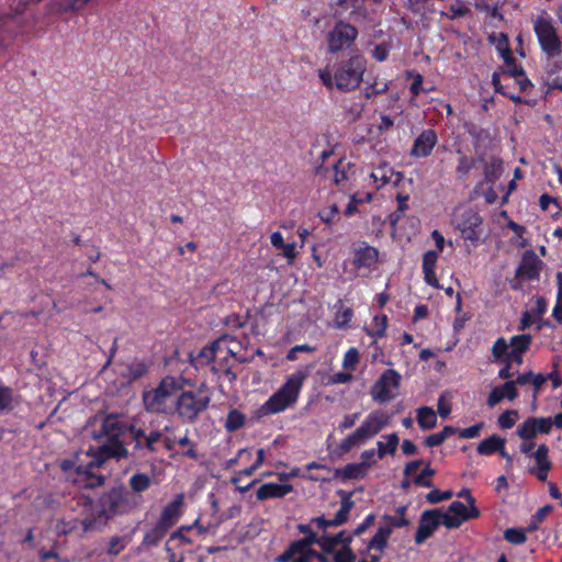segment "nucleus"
Returning a JSON list of instances; mask_svg holds the SVG:
<instances>
[{"label":"nucleus","mask_w":562,"mask_h":562,"mask_svg":"<svg viewBox=\"0 0 562 562\" xmlns=\"http://www.w3.org/2000/svg\"><path fill=\"white\" fill-rule=\"evenodd\" d=\"M389 424V416L383 412H373L363 424L355 430L360 441H364L379 434Z\"/></svg>","instance_id":"obj_18"},{"label":"nucleus","mask_w":562,"mask_h":562,"mask_svg":"<svg viewBox=\"0 0 562 562\" xmlns=\"http://www.w3.org/2000/svg\"><path fill=\"white\" fill-rule=\"evenodd\" d=\"M370 463L362 461L361 463H349L342 470L344 479H360L366 474Z\"/></svg>","instance_id":"obj_31"},{"label":"nucleus","mask_w":562,"mask_h":562,"mask_svg":"<svg viewBox=\"0 0 562 562\" xmlns=\"http://www.w3.org/2000/svg\"><path fill=\"white\" fill-rule=\"evenodd\" d=\"M503 172V164L498 158H491L485 167V178L490 182L497 180Z\"/></svg>","instance_id":"obj_34"},{"label":"nucleus","mask_w":562,"mask_h":562,"mask_svg":"<svg viewBox=\"0 0 562 562\" xmlns=\"http://www.w3.org/2000/svg\"><path fill=\"white\" fill-rule=\"evenodd\" d=\"M517 416V411H506L498 417V425L503 429H509L515 425Z\"/></svg>","instance_id":"obj_46"},{"label":"nucleus","mask_w":562,"mask_h":562,"mask_svg":"<svg viewBox=\"0 0 562 562\" xmlns=\"http://www.w3.org/2000/svg\"><path fill=\"white\" fill-rule=\"evenodd\" d=\"M437 143V135L434 130H425L414 142L411 149L413 157H427Z\"/></svg>","instance_id":"obj_20"},{"label":"nucleus","mask_w":562,"mask_h":562,"mask_svg":"<svg viewBox=\"0 0 562 562\" xmlns=\"http://www.w3.org/2000/svg\"><path fill=\"white\" fill-rule=\"evenodd\" d=\"M552 429L551 417H528L516 430L520 439H535L538 434H549Z\"/></svg>","instance_id":"obj_17"},{"label":"nucleus","mask_w":562,"mask_h":562,"mask_svg":"<svg viewBox=\"0 0 562 562\" xmlns=\"http://www.w3.org/2000/svg\"><path fill=\"white\" fill-rule=\"evenodd\" d=\"M341 497L340 509L337 512L333 519H326L324 516L316 517L312 521L316 524L319 529H326L327 527H338L346 524L349 519V514L355 502L351 499L352 493L346 491H338Z\"/></svg>","instance_id":"obj_16"},{"label":"nucleus","mask_w":562,"mask_h":562,"mask_svg":"<svg viewBox=\"0 0 562 562\" xmlns=\"http://www.w3.org/2000/svg\"><path fill=\"white\" fill-rule=\"evenodd\" d=\"M128 370H130L128 376L132 380H136V379L143 376L147 371L146 366L143 363H136V364L130 367Z\"/></svg>","instance_id":"obj_61"},{"label":"nucleus","mask_w":562,"mask_h":562,"mask_svg":"<svg viewBox=\"0 0 562 562\" xmlns=\"http://www.w3.org/2000/svg\"><path fill=\"white\" fill-rule=\"evenodd\" d=\"M100 0H50L45 5V15L76 14L87 7H95Z\"/></svg>","instance_id":"obj_14"},{"label":"nucleus","mask_w":562,"mask_h":562,"mask_svg":"<svg viewBox=\"0 0 562 562\" xmlns=\"http://www.w3.org/2000/svg\"><path fill=\"white\" fill-rule=\"evenodd\" d=\"M382 519L386 524L385 527H390L392 530L393 528H403L411 525L409 519L406 517H398L397 515H384Z\"/></svg>","instance_id":"obj_42"},{"label":"nucleus","mask_w":562,"mask_h":562,"mask_svg":"<svg viewBox=\"0 0 562 562\" xmlns=\"http://www.w3.org/2000/svg\"><path fill=\"white\" fill-rule=\"evenodd\" d=\"M323 535L318 537L314 531L306 535L304 538L293 541L289 548L280 554L277 562H312L313 554L316 550L312 549L313 544H318L322 548Z\"/></svg>","instance_id":"obj_6"},{"label":"nucleus","mask_w":562,"mask_h":562,"mask_svg":"<svg viewBox=\"0 0 562 562\" xmlns=\"http://www.w3.org/2000/svg\"><path fill=\"white\" fill-rule=\"evenodd\" d=\"M526 530L508 528L504 531V539L513 544H521L526 541Z\"/></svg>","instance_id":"obj_40"},{"label":"nucleus","mask_w":562,"mask_h":562,"mask_svg":"<svg viewBox=\"0 0 562 562\" xmlns=\"http://www.w3.org/2000/svg\"><path fill=\"white\" fill-rule=\"evenodd\" d=\"M130 434L135 443L134 449L140 451L143 456L156 453L158 445L162 440V432L160 430H147L134 425H131Z\"/></svg>","instance_id":"obj_11"},{"label":"nucleus","mask_w":562,"mask_h":562,"mask_svg":"<svg viewBox=\"0 0 562 562\" xmlns=\"http://www.w3.org/2000/svg\"><path fill=\"white\" fill-rule=\"evenodd\" d=\"M435 470L429 467V463H427L426 468L422 471V473H419L413 479V483L415 485L424 487H431L432 481L430 477L435 475Z\"/></svg>","instance_id":"obj_39"},{"label":"nucleus","mask_w":562,"mask_h":562,"mask_svg":"<svg viewBox=\"0 0 562 562\" xmlns=\"http://www.w3.org/2000/svg\"><path fill=\"white\" fill-rule=\"evenodd\" d=\"M482 427H483V423H479V424L473 425V426H471L469 428L460 430L459 436L461 438H475V437L479 436L480 430L482 429Z\"/></svg>","instance_id":"obj_59"},{"label":"nucleus","mask_w":562,"mask_h":562,"mask_svg":"<svg viewBox=\"0 0 562 562\" xmlns=\"http://www.w3.org/2000/svg\"><path fill=\"white\" fill-rule=\"evenodd\" d=\"M480 510L476 506L467 507L463 503L454 501L448 509L442 513L443 526L448 529L458 528L463 521L469 519L477 518Z\"/></svg>","instance_id":"obj_13"},{"label":"nucleus","mask_w":562,"mask_h":562,"mask_svg":"<svg viewBox=\"0 0 562 562\" xmlns=\"http://www.w3.org/2000/svg\"><path fill=\"white\" fill-rule=\"evenodd\" d=\"M98 510L86 517L81 525L85 532L95 530L106 525L112 517L128 512L135 507L131 502V494L122 485L112 487L101 495L98 501Z\"/></svg>","instance_id":"obj_2"},{"label":"nucleus","mask_w":562,"mask_h":562,"mask_svg":"<svg viewBox=\"0 0 562 562\" xmlns=\"http://www.w3.org/2000/svg\"><path fill=\"white\" fill-rule=\"evenodd\" d=\"M505 445V439L497 435H493L481 441L476 448L477 452L483 456L492 454L499 451Z\"/></svg>","instance_id":"obj_27"},{"label":"nucleus","mask_w":562,"mask_h":562,"mask_svg":"<svg viewBox=\"0 0 562 562\" xmlns=\"http://www.w3.org/2000/svg\"><path fill=\"white\" fill-rule=\"evenodd\" d=\"M482 223V218L474 211H468L462 215V222L459 223V227L462 231L464 238L470 240H476L477 236L474 232V227Z\"/></svg>","instance_id":"obj_24"},{"label":"nucleus","mask_w":562,"mask_h":562,"mask_svg":"<svg viewBox=\"0 0 562 562\" xmlns=\"http://www.w3.org/2000/svg\"><path fill=\"white\" fill-rule=\"evenodd\" d=\"M542 261L533 250H526L516 270V279L536 280L539 278Z\"/></svg>","instance_id":"obj_19"},{"label":"nucleus","mask_w":562,"mask_h":562,"mask_svg":"<svg viewBox=\"0 0 562 562\" xmlns=\"http://www.w3.org/2000/svg\"><path fill=\"white\" fill-rule=\"evenodd\" d=\"M440 525H443L442 512L440 509L425 510L419 518L414 537L415 542L417 544L425 542Z\"/></svg>","instance_id":"obj_15"},{"label":"nucleus","mask_w":562,"mask_h":562,"mask_svg":"<svg viewBox=\"0 0 562 562\" xmlns=\"http://www.w3.org/2000/svg\"><path fill=\"white\" fill-rule=\"evenodd\" d=\"M501 387L503 392H505V397L509 401H514L518 396L516 382H514V380L506 381Z\"/></svg>","instance_id":"obj_55"},{"label":"nucleus","mask_w":562,"mask_h":562,"mask_svg":"<svg viewBox=\"0 0 562 562\" xmlns=\"http://www.w3.org/2000/svg\"><path fill=\"white\" fill-rule=\"evenodd\" d=\"M437 258H438V255L435 250H428L427 252H425L424 258H423L424 272L428 271V270H434V268L436 266Z\"/></svg>","instance_id":"obj_51"},{"label":"nucleus","mask_w":562,"mask_h":562,"mask_svg":"<svg viewBox=\"0 0 562 562\" xmlns=\"http://www.w3.org/2000/svg\"><path fill=\"white\" fill-rule=\"evenodd\" d=\"M508 344L504 338H498L492 348V353L495 359L507 356Z\"/></svg>","instance_id":"obj_50"},{"label":"nucleus","mask_w":562,"mask_h":562,"mask_svg":"<svg viewBox=\"0 0 562 562\" xmlns=\"http://www.w3.org/2000/svg\"><path fill=\"white\" fill-rule=\"evenodd\" d=\"M535 32L542 50L549 58L557 57L562 52V41L560 40L552 23L543 18L535 21Z\"/></svg>","instance_id":"obj_8"},{"label":"nucleus","mask_w":562,"mask_h":562,"mask_svg":"<svg viewBox=\"0 0 562 562\" xmlns=\"http://www.w3.org/2000/svg\"><path fill=\"white\" fill-rule=\"evenodd\" d=\"M356 554L352 552L350 546H344L334 555V562H355Z\"/></svg>","instance_id":"obj_48"},{"label":"nucleus","mask_w":562,"mask_h":562,"mask_svg":"<svg viewBox=\"0 0 562 562\" xmlns=\"http://www.w3.org/2000/svg\"><path fill=\"white\" fill-rule=\"evenodd\" d=\"M183 503V496L181 494L177 495L176 498L169 503L161 513L160 522L168 529H170L177 521L180 515V507Z\"/></svg>","instance_id":"obj_23"},{"label":"nucleus","mask_w":562,"mask_h":562,"mask_svg":"<svg viewBox=\"0 0 562 562\" xmlns=\"http://www.w3.org/2000/svg\"><path fill=\"white\" fill-rule=\"evenodd\" d=\"M210 404V397L201 393L186 391L177 400V413L183 419L193 422Z\"/></svg>","instance_id":"obj_9"},{"label":"nucleus","mask_w":562,"mask_h":562,"mask_svg":"<svg viewBox=\"0 0 562 562\" xmlns=\"http://www.w3.org/2000/svg\"><path fill=\"white\" fill-rule=\"evenodd\" d=\"M472 167H473V160L469 159L464 155H461V157L459 159V165L457 167V172L463 177V176L468 175V172L472 169Z\"/></svg>","instance_id":"obj_54"},{"label":"nucleus","mask_w":562,"mask_h":562,"mask_svg":"<svg viewBox=\"0 0 562 562\" xmlns=\"http://www.w3.org/2000/svg\"><path fill=\"white\" fill-rule=\"evenodd\" d=\"M364 0H337V5L344 10L351 9L353 12H358Z\"/></svg>","instance_id":"obj_53"},{"label":"nucleus","mask_w":562,"mask_h":562,"mask_svg":"<svg viewBox=\"0 0 562 562\" xmlns=\"http://www.w3.org/2000/svg\"><path fill=\"white\" fill-rule=\"evenodd\" d=\"M358 36V30L342 21L335 24L331 31L327 34V44L329 53H338L351 48Z\"/></svg>","instance_id":"obj_10"},{"label":"nucleus","mask_w":562,"mask_h":562,"mask_svg":"<svg viewBox=\"0 0 562 562\" xmlns=\"http://www.w3.org/2000/svg\"><path fill=\"white\" fill-rule=\"evenodd\" d=\"M374 323H375V333L373 335H376L380 337L383 336L386 330V327H387V317L385 315H382L381 317L375 316Z\"/></svg>","instance_id":"obj_60"},{"label":"nucleus","mask_w":562,"mask_h":562,"mask_svg":"<svg viewBox=\"0 0 562 562\" xmlns=\"http://www.w3.org/2000/svg\"><path fill=\"white\" fill-rule=\"evenodd\" d=\"M503 57L507 66V72L512 77L524 76V69L516 64V59L512 56V52L508 48L504 50Z\"/></svg>","instance_id":"obj_38"},{"label":"nucleus","mask_w":562,"mask_h":562,"mask_svg":"<svg viewBox=\"0 0 562 562\" xmlns=\"http://www.w3.org/2000/svg\"><path fill=\"white\" fill-rule=\"evenodd\" d=\"M124 549L123 539L121 537H113L110 540V546L108 549V553L111 555H117Z\"/></svg>","instance_id":"obj_57"},{"label":"nucleus","mask_w":562,"mask_h":562,"mask_svg":"<svg viewBox=\"0 0 562 562\" xmlns=\"http://www.w3.org/2000/svg\"><path fill=\"white\" fill-rule=\"evenodd\" d=\"M546 382H547V376H544V374H541V373L535 374V376L531 381V384L533 385V394H532L533 403H536L537 395Z\"/></svg>","instance_id":"obj_56"},{"label":"nucleus","mask_w":562,"mask_h":562,"mask_svg":"<svg viewBox=\"0 0 562 562\" xmlns=\"http://www.w3.org/2000/svg\"><path fill=\"white\" fill-rule=\"evenodd\" d=\"M378 250L374 247L364 246L357 250L353 263L357 267H370L376 261Z\"/></svg>","instance_id":"obj_26"},{"label":"nucleus","mask_w":562,"mask_h":562,"mask_svg":"<svg viewBox=\"0 0 562 562\" xmlns=\"http://www.w3.org/2000/svg\"><path fill=\"white\" fill-rule=\"evenodd\" d=\"M87 456L90 457V460L86 464H79L76 470L78 474L85 475V477H86L85 487L93 488V487L103 485L104 476L93 473L94 469L101 468L102 465H92L91 449L88 450Z\"/></svg>","instance_id":"obj_21"},{"label":"nucleus","mask_w":562,"mask_h":562,"mask_svg":"<svg viewBox=\"0 0 562 562\" xmlns=\"http://www.w3.org/2000/svg\"><path fill=\"white\" fill-rule=\"evenodd\" d=\"M150 485V477L145 473L134 474L130 479V487L136 493L146 491Z\"/></svg>","instance_id":"obj_35"},{"label":"nucleus","mask_w":562,"mask_h":562,"mask_svg":"<svg viewBox=\"0 0 562 562\" xmlns=\"http://www.w3.org/2000/svg\"><path fill=\"white\" fill-rule=\"evenodd\" d=\"M531 457L536 461V468L552 467V463L549 459V448L544 443L539 445Z\"/></svg>","instance_id":"obj_36"},{"label":"nucleus","mask_w":562,"mask_h":562,"mask_svg":"<svg viewBox=\"0 0 562 562\" xmlns=\"http://www.w3.org/2000/svg\"><path fill=\"white\" fill-rule=\"evenodd\" d=\"M30 4L29 0H20L10 13L0 14V50L10 46L16 37L14 26L23 27V22L19 18Z\"/></svg>","instance_id":"obj_7"},{"label":"nucleus","mask_w":562,"mask_h":562,"mask_svg":"<svg viewBox=\"0 0 562 562\" xmlns=\"http://www.w3.org/2000/svg\"><path fill=\"white\" fill-rule=\"evenodd\" d=\"M453 493L450 490L441 492L440 490L435 488L426 495V499L430 504H437L442 501L450 499Z\"/></svg>","instance_id":"obj_43"},{"label":"nucleus","mask_w":562,"mask_h":562,"mask_svg":"<svg viewBox=\"0 0 562 562\" xmlns=\"http://www.w3.org/2000/svg\"><path fill=\"white\" fill-rule=\"evenodd\" d=\"M352 315H353V312L351 308L341 307L336 314L335 322H336L337 327L342 328V327L347 326V324L351 321Z\"/></svg>","instance_id":"obj_49"},{"label":"nucleus","mask_w":562,"mask_h":562,"mask_svg":"<svg viewBox=\"0 0 562 562\" xmlns=\"http://www.w3.org/2000/svg\"><path fill=\"white\" fill-rule=\"evenodd\" d=\"M401 375L393 369L385 370L371 389V396L380 403L395 397L394 390L400 387Z\"/></svg>","instance_id":"obj_12"},{"label":"nucleus","mask_w":562,"mask_h":562,"mask_svg":"<svg viewBox=\"0 0 562 562\" xmlns=\"http://www.w3.org/2000/svg\"><path fill=\"white\" fill-rule=\"evenodd\" d=\"M359 351L356 348H351L346 352L342 366L345 369L353 371L359 363Z\"/></svg>","instance_id":"obj_44"},{"label":"nucleus","mask_w":562,"mask_h":562,"mask_svg":"<svg viewBox=\"0 0 562 562\" xmlns=\"http://www.w3.org/2000/svg\"><path fill=\"white\" fill-rule=\"evenodd\" d=\"M292 491L293 486L291 484L267 483L257 490L256 496L259 501H265L268 498H280Z\"/></svg>","instance_id":"obj_22"},{"label":"nucleus","mask_w":562,"mask_h":562,"mask_svg":"<svg viewBox=\"0 0 562 562\" xmlns=\"http://www.w3.org/2000/svg\"><path fill=\"white\" fill-rule=\"evenodd\" d=\"M352 541V535L347 533L345 530L338 532L335 536H329L326 532L323 533L322 550L328 553L334 552V549L338 544L350 546Z\"/></svg>","instance_id":"obj_25"},{"label":"nucleus","mask_w":562,"mask_h":562,"mask_svg":"<svg viewBox=\"0 0 562 562\" xmlns=\"http://www.w3.org/2000/svg\"><path fill=\"white\" fill-rule=\"evenodd\" d=\"M331 169L334 171L333 181L339 186L349 178L351 164L349 161H345L344 159H338L331 165Z\"/></svg>","instance_id":"obj_30"},{"label":"nucleus","mask_w":562,"mask_h":562,"mask_svg":"<svg viewBox=\"0 0 562 562\" xmlns=\"http://www.w3.org/2000/svg\"><path fill=\"white\" fill-rule=\"evenodd\" d=\"M220 341H214L210 347L203 348L200 352V356L205 358L209 361L214 360L215 358V350L218 347Z\"/></svg>","instance_id":"obj_63"},{"label":"nucleus","mask_w":562,"mask_h":562,"mask_svg":"<svg viewBox=\"0 0 562 562\" xmlns=\"http://www.w3.org/2000/svg\"><path fill=\"white\" fill-rule=\"evenodd\" d=\"M366 64L361 55H353L341 61L334 72L335 87L342 92L358 88L367 68Z\"/></svg>","instance_id":"obj_4"},{"label":"nucleus","mask_w":562,"mask_h":562,"mask_svg":"<svg viewBox=\"0 0 562 562\" xmlns=\"http://www.w3.org/2000/svg\"><path fill=\"white\" fill-rule=\"evenodd\" d=\"M361 441L360 439L358 438V436L356 435V432L353 431L351 435H349L347 438H345L339 448L342 452H348L350 451L355 446L359 445Z\"/></svg>","instance_id":"obj_52"},{"label":"nucleus","mask_w":562,"mask_h":562,"mask_svg":"<svg viewBox=\"0 0 562 562\" xmlns=\"http://www.w3.org/2000/svg\"><path fill=\"white\" fill-rule=\"evenodd\" d=\"M181 390V384L173 376L164 378L157 387L143 393L145 408L153 413H164L168 400Z\"/></svg>","instance_id":"obj_5"},{"label":"nucleus","mask_w":562,"mask_h":562,"mask_svg":"<svg viewBox=\"0 0 562 562\" xmlns=\"http://www.w3.org/2000/svg\"><path fill=\"white\" fill-rule=\"evenodd\" d=\"M392 533L390 527H380L373 538L369 541L367 550L376 549L382 552L387 546V539Z\"/></svg>","instance_id":"obj_28"},{"label":"nucleus","mask_w":562,"mask_h":562,"mask_svg":"<svg viewBox=\"0 0 562 562\" xmlns=\"http://www.w3.org/2000/svg\"><path fill=\"white\" fill-rule=\"evenodd\" d=\"M168 528L158 522L150 531L144 536V544L156 546L168 532Z\"/></svg>","instance_id":"obj_33"},{"label":"nucleus","mask_w":562,"mask_h":562,"mask_svg":"<svg viewBox=\"0 0 562 562\" xmlns=\"http://www.w3.org/2000/svg\"><path fill=\"white\" fill-rule=\"evenodd\" d=\"M246 416L238 409H232L226 418L225 428L227 431L233 432L245 425Z\"/></svg>","instance_id":"obj_32"},{"label":"nucleus","mask_w":562,"mask_h":562,"mask_svg":"<svg viewBox=\"0 0 562 562\" xmlns=\"http://www.w3.org/2000/svg\"><path fill=\"white\" fill-rule=\"evenodd\" d=\"M417 423L422 429H432L437 423V416L431 407L423 406L417 409Z\"/></svg>","instance_id":"obj_29"},{"label":"nucleus","mask_w":562,"mask_h":562,"mask_svg":"<svg viewBox=\"0 0 562 562\" xmlns=\"http://www.w3.org/2000/svg\"><path fill=\"white\" fill-rule=\"evenodd\" d=\"M531 344V336L530 335H519L514 336L510 339V345L513 346V350H517L520 352H525Z\"/></svg>","instance_id":"obj_41"},{"label":"nucleus","mask_w":562,"mask_h":562,"mask_svg":"<svg viewBox=\"0 0 562 562\" xmlns=\"http://www.w3.org/2000/svg\"><path fill=\"white\" fill-rule=\"evenodd\" d=\"M92 429L90 436L101 442L92 451V465H103L109 459H122L128 457V451L124 447L120 437L130 431L131 425L122 422L117 415H104L99 413L89 419L86 430Z\"/></svg>","instance_id":"obj_1"},{"label":"nucleus","mask_w":562,"mask_h":562,"mask_svg":"<svg viewBox=\"0 0 562 562\" xmlns=\"http://www.w3.org/2000/svg\"><path fill=\"white\" fill-rule=\"evenodd\" d=\"M338 213H339L338 206L336 204H333L327 212H322V213H319V215H321V218L325 223L330 224L333 222L334 217L336 215H338Z\"/></svg>","instance_id":"obj_64"},{"label":"nucleus","mask_w":562,"mask_h":562,"mask_svg":"<svg viewBox=\"0 0 562 562\" xmlns=\"http://www.w3.org/2000/svg\"><path fill=\"white\" fill-rule=\"evenodd\" d=\"M503 398H505V392H503L502 387H494L487 397V405L493 407Z\"/></svg>","instance_id":"obj_58"},{"label":"nucleus","mask_w":562,"mask_h":562,"mask_svg":"<svg viewBox=\"0 0 562 562\" xmlns=\"http://www.w3.org/2000/svg\"><path fill=\"white\" fill-rule=\"evenodd\" d=\"M13 395L9 387L0 386V411L12 409Z\"/></svg>","instance_id":"obj_45"},{"label":"nucleus","mask_w":562,"mask_h":562,"mask_svg":"<svg viewBox=\"0 0 562 562\" xmlns=\"http://www.w3.org/2000/svg\"><path fill=\"white\" fill-rule=\"evenodd\" d=\"M305 375L297 372L291 375L286 382L260 407V415L276 414L293 405L300 394Z\"/></svg>","instance_id":"obj_3"},{"label":"nucleus","mask_w":562,"mask_h":562,"mask_svg":"<svg viewBox=\"0 0 562 562\" xmlns=\"http://www.w3.org/2000/svg\"><path fill=\"white\" fill-rule=\"evenodd\" d=\"M438 414L446 418L451 413V405L446 401L443 396H440L437 404Z\"/></svg>","instance_id":"obj_62"},{"label":"nucleus","mask_w":562,"mask_h":562,"mask_svg":"<svg viewBox=\"0 0 562 562\" xmlns=\"http://www.w3.org/2000/svg\"><path fill=\"white\" fill-rule=\"evenodd\" d=\"M449 9H450V12H451L450 15H448L443 11L440 12V15L441 16H447V18L453 20L456 18L465 16L467 14H469L471 12L470 9L467 5H464L463 3L451 4Z\"/></svg>","instance_id":"obj_47"},{"label":"nucleus","mask_w":562,"mask_h":562,"mask_svg":"<svg viewBox=\"0 0 562 562\" xmlns=\"http://www.w3.org/2000/svg\"><path fill=\"white\" fill-rule=\"evenodd\" d=\"M553 507L551 505H546L541 507L531 518L526 531L532 532L538 529L539 524L544 520V518L552 512Z\"/></svg>","instance_id":"obj_37"}]
</instances>
